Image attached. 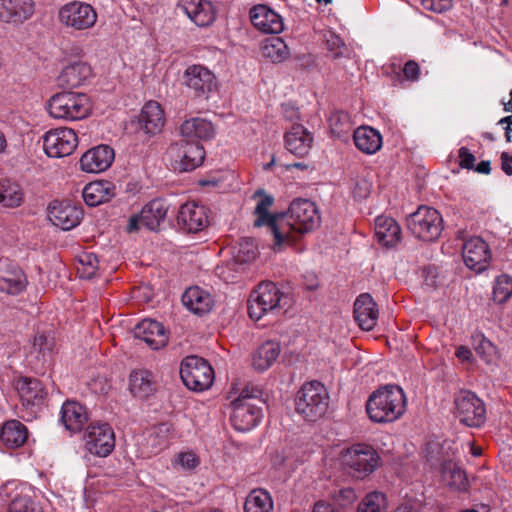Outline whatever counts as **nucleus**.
<instances>
[{"label": "nucleus", "mask_w": 512, "mask_h": 512, "mask_svg": "<svg viewBox=\"0 0 512 512\" xmlns=\"http://www.w3.org/2000/svg\"><path fill=\"white\" fill-rule=\"evenodd\" d=\"M78 145V137L71 128H56L45 133L43 148L52 158H62L73 153Z\"/></svg>", "instance_id": "13"}, {"label": "nucleus", "mask_w": 512, "mask_h": 512, "mask_svg": "<svg viewBox=\"0 0 512 512\" xmlns=\"http://www.w3.org/2000/svg\"><path fill=\"white\" fill-rule=\"evenodd\" d=\"M285 296L275 283L265 281L253 290L248 299V314L251 319L260 320L264 315L286 305Z\"/></svg>", "instance_id": "7"}, {"label": "nucleus", "mask_w": 512, "mask_h": 512, "mask_svg": "<svg viewBox=\"0 0 512 512\" xmlns=\"http://www.w3.org/2000/svg\"><path fill=\"white\" fill-rule=\"evenodd\" d=\"M459 165L463 169L471 170L475 166L476 158L466 147H461L458 150Z\"/></svg>", "instance_id": "54"}, {"label": "nucleus", "mask_w": 512, "mask_h": 512, "mask_svg": "<svg viewBox=\"0 0 512 512\" xmlns=\"http://www.w3.org/2000/svg\"><path fill=\"white\" fill-rule=\"evenodd\" d=\"M336 499L341 506H348L354 502L356 499V494L352 488L347 487L338 491Z\"/></svg>", "instance_id": "55"}, {"label": "nucleus", "mask_w": 512, "mask_h": 512, "mask_svg": "<svg viewBox=\"0 0 512 512\" xmlns=\"http://www.w3.org/2000/svg\"><path fill=\"white\" fill-rule=\"evenodd\" d=\"M263 392L254 385H246L240 394L231 400L233 412L231 423L238 431H249L254 428L262 416L264 404Z\"/></svg>", "instance_id": "2"}, {"label": "nucleus", "mask_w": 512, "mask_h": 512, "mask_svg": "<svg viewBox=\"0 0 512 512\" xmlns=\"http://www.w3.org/2000/svg\"><path fill=\"white\" fill-rule=\"evenodd\" d=\"M473 169L481 174H489L491 171L490 161H481L476 167L474 166Z\"/></svg>", "instance_id": "63"}, {"label": "nucleus", "mask_w": 512, "mask_h": 512, "mask_svg": "<svg viewBox=\"0 0 512 512\" xmlns=\"http://www.w3.org/2000/svg\"><path fill=\"white\" fill-rule=\"evenodd\" d=\"M388 508L386 495L379 491L368 493L359 503L357 512H386Z\"/></svg>", "instance_id": "45"}, {"label": "nucleus", "mask_w": 512, "mask_h": 512, "mask_svg": "<svg viewBox=\"0 0 512 512\" xmlns=\"http://www.w3.org/2000/svg\"><path fill=\"white\" fill-rule=\"evenodd\" d=\"M140 123L147 134L159 133L165 123L161 105L156 101L147 102L141 110Z\"/></svg>", "instance_id": "31"}, {"label": "nucleus", "mask_w": 512, "mask_h": 512, "mask_svg": "<svg viewBox=\"0 0 512 512\" xmlns=\"http://www.w3.org/2000/svg\"><path fill=\"white\" fill-rule=\"evenodd\" d=\"M177 223L187 233L200 232L209 225L208 210L196 202H187L178 211Z\"/></svg>", "instance_id": "16"}, {"label": "nucleus", "mask_w": 512, "mask_h": 512, "mask_svg": "<svg viewBox=\"0 0 512 512\" xmlns=\"http://www.w3.org/2000/svg\"><path fill=\"white\" fill-rule=\"evenodd\" d=\"M284 139L287 150L298 157L306 156L313 142L312 134L300 124L293 125Z\"/></svg>", "instance_id": "27"}, {"label": "nucleus", "mask_w": 512, "mask_h": 512, "mask_svg": "<svg viewBox=\"0 0 512 512\" xmlns=\"http://www.w3.org/2000/svg\"><path fill=\"white\" fill-rule=\"evenodd\" d=\"M54 345V338L44 333L35 335L33 340V350L41 354L44 358V361H46V356H50Z\"/></svg>", "instance_id": "50"}, {"label": "nucleus", "mask_w": 512, "mask_h": 512, "mask_svg": "<svg viewBox=\"0 0 512 512\" xmlns=\"http://www.w3.org/2000/svg\"><path fill=\"white\" fill-rule=\"evenodd\" d=\"M375 236L383 246L392 247L401 238V228L393 218L379 216L375 221Z\"/></svg>", "instance_id": "30"}, {"label": "nucleus", "mask_w": 512, "mask_h": 512, "mask_svg": "<svg viewBox=\"0 0 512 512\" xmlns=\"http://www.w3.org/2000/svg\"><path fill=\"white\" fill-rule=\"evenodd\" d=\"M28 438L26 426L18 420H9L4 423L1 430V440L11 448L22 446Z\"/></svg>", "instance_id": "38"}, {"label": "nucleus", "mask_w": 512, "mask_h": 512, "mask_svg": "<svg viewBox=\"0 0 512 512\" xmlns=\"http://www.w3.org/2000/svg\"><path fill=\"white\" fill-rule=\"evenodd\" d=\"M512 295V277L503 274L497 277L494 288L493 298L498 303H503Z\"/></svg>", "instance_id": "47"}, {"label": "nucleus", "mask_w": 512, "mask_h": 512, "mask_svg": "<svg viewBox=\"0 0 512 512\" xmlns=\"http://www.w3.org/2000/svg\"><path fill=\"white\" fill-rule=\"evenodd\" d=\"M60 22L75 30L89 29L97 21V13L94 8L85 2L72 1L59 10Z\"/></svg>", "instance_id": "12"}, {"label": "nucleus", "mask_w": 512, "mask_h": 512, "mask_svg": "<svg viewBox=\"0 0 512 512\" xmlns=\"http://www.w3.org/2000/svg\"><path fill=\"white\" fill-rule=\"evenodd\" d=\"M26 283L24 272L17 267L0 271V291L2 292L17 295L25 289Z\"/></svg>", "instance_id": "39"}, {"label": "nucleus", "mask_w": 512, "mask_h": 512, "mask_svg": "<svg viewBox=\"0 0 512 512\" xmlns=\"http://www.w3.org/2000/svg\"><path fill=\"white\" fill-rule=\"evenodd\" d=\"M23 198V191L17 183L7 179L0 181V204L6 207H18Z\"/></svg>", "instance_id": "44"}, {"label": "nucleus", "mask_w": 512, "mask_h": 512, "mask_svg": "<svg viewBox=\"0 0 512 512\" xmlns=\"http://www.w3.org/2000/svg\"><path fill=\"white\" fill-rule=\"evenodd\" d=\"M178 458L180 464L188 469H193L199 464L198 457L192 452L181 453Z\"/></svg>", "instance_id": "57"}, {"label": "nucleus", "mask_w": 512, "mask_h": 512, "mask_svg": "<svg viewBox=\"0 0 512 512\" xmlns=\"http://www.w3.org/2000/svg\"><path fill=\"white\" fill-rule=\"evenodd\" d=\"M406 398L401 387L386 385L374 391L366 403L369 418L375 423H388L405 412Z\"/></svg>", "instance_id": "1"}, {"label": "nucleus", "mask_w": 512, "mask_h": 512, "mask_svg": "<svg viewBox=\"0 0 512 512\" xmlns=\"http://www.w3.org/2000/svg\"><path fill=\"white\" fill-rule=\"evenodd\" d=\"M313 512H339L334 506L325 502L318 501L314 504Z\"/></svg>", "instance_id": "60"}, {"label": "nucleus", "mask_w": 512, "mask_h": 512, "mask_svg": "<svg viewBox=\"0 0 512 512\" xmlns=\"http://www.w3.org/2000/svg\"><path fill=\"white\" fill-rule=\"evenodd\" d=\"M263 57L270 59L273 63L284 61L289 56V49L280 37L266 39L261 46Z\"/></svg>", "instance_id": "41"}, {"label": "nucleus", "mask_w": 512, "mask_h": 512, "mask_svg": "<svg viewBox=\"0 0 512 512\" xmlns=\"http://www.w3.org/2000/svg\"><path fill=\"white\" fill-rule=\"evenodd\" d=\"M82 216V209L69 202L53 203L49 206L50 220L62 230H70L76 227Z\"/></svg>", "instance_id": "22"}, {"label": "nucleus", "mask_w": 512, "mask_h": 512, "mask_svg": "<svg viewBox=\"0 0 512 512\" xmlns=\"http://www.w3.org/2000/svg\"><path fill=\"white\" fill-rule=\"evenodd\" d=\"M171 153L179 161L180 171H192L200 166L205 158L204 147L198 141L183 138L170 146Z\"/></svg>", "instance_id": "15"}, {"label": "nucleus", "mask_w": 512, "mask_h": 512, "mask_svg": "<svg viewBox=\"0 0 512 512\" xmlns=\"http://www.w3.org/2000/svg\"><path fill=\"white\" fill-rule=\"evenodd\" d=\"M253 197H260L254 211V214L256 215L254 226H267L274 238L273 249L275 251L281 250L283 247V237L287 230V227H281V220L285 219V215L269 213V209L273 205L274 199L263 190H257Z\"/></svg>", "instance_id": "9"}, {"label": "nucleus", "mask_w": 512, "mask_h": 512, "mask_svg": "<svg viewBox=\"0 0 512 512\" xmlns=\"http://www.w3.org/2000/svg\"><path fill=\"white\" fill-rule=\"evenodd\" d=\"M180 133L190 141L209 140L214 137L215 130L210 121L196 117L184 121L180 126Z\"/></svg>", "instance_id": "32"}, {"label": "nucleus", "mask_w": 512, "mask_h": 512, "mask_svg": "<svg viewBox=\"0 0 512 512\" xmlns=\"http://www.w3.org/2000/svg\"><path fill=\"white\" fill-rule=\"evenodd\" d=\"M47 109L55 119L74 121L88 117L92 104L85 93L64 91L56 93L48 100Z\"/></svg>", "instance_id": "4"}, {"label": "nucleus", "mask_w": 512, "mask_h": 512, "mask_svg": "<svg viewBox=\"0 0 512 512\" xmlns=\"http://www.w3.org/2000/svg\"><path fill=\"white\" fill-rule=\"evenodd\" d=\"M454 404L456 417L466 426L480 427L485 422L484 403L471 391H460L455 396Z\"/></svg>", "instance_id": "11"}, {"label": "nucleus", "mask_w": 512, "mask_h": 512, "mask_svg": "<svg viewBox=\"0 0 512 512\" xmlns=\"http://www.w3.org/2000/svg\"><path fill=\"white\" fill-rule=\"evenodd\" d=\"M86 449L99 457L108 456L115 447V435L108 423H91L84 434Z\"/></svg>", "instance_id": "14"}, {"label": "nucleus", "mask_w": 512, "mask_h": 512, "mask_svg": "<svg viewBox=\"0 0 512 512\" xmlns=\"http://www.w3.org/2000/svg\"><path fill=\"white\" fill-rule=\"evenodd\" d=\"M354 318L363 330H372L378 320L377 304L370 294L363 293L354 303Z\"/></svg>", "instance_id": "25"}, {"label": "nucleus", "mask_w": 512, "mask_h": 512, "mask_svg": "<svg viewBox=\"0 0 512 512\" xmlns=\"http://www.w3.org/2000/svg\"><path fill=\"white\" fill-rule=\"evenodd\" d=\"M177 10L187 15L199 27L211 25L216 17L213 4L207 0H180Z\"/></svg>", "instance_id": "19"}, {"label": "nucleus", "mask_w": 512, "mask_h": 512, "mask_svg": "<svg viewBox=\"0 0 512 512\" xmlns=\"http://www.w3.org/2000/svg\"><path fill=\"white\" fill-rule=\"evenodd\" d=\"M114 160V151L108 145H99L89 149L80 159L83 171L99 173L108 169Z\"/></svg>", "instance_id": "21"}, {"label": "nucleus", "mask_w": 512, "mask_h": 512, "mask_svg": "<svg viewBox=\"0 0 512 512\" xmlns=\"http://www.w3.org/2000/svg\"><path fill=\"white\" fill-rule=\"evenodd\" d=\"M135 338L143 340L152 349H160L168 342V335L161 322L144 319L134 327Z\"/></svg>", "instance_id": "20"}, {"label": "nucleus", "mask_w": 512, "mask_h": 512, "mask_svg": "<svg viewBox=\"0 0 512 512\" xmlns=\"http://www.w3.org/2000/svg\"><path fill=\"white\" fill-rule=\"evenodd\" d=\"M32 0H0V20L5 23H22L33 14Z\"/></svg>", "instance_id": "26"}, {"label": "nucleus", "mask_w": 512, "mask_h": 512, "mask_svg": "<svg viewBox=\"0 0 512 512\" xmlns=\"http://www.w3.org/2000/svg\"><path fill=\"white\" fill-rule=\"evenodd\" d=\"M141 226H143V225H142V219H140V214L134 215V216L130 217V219H129L127 231L128 232L137 231L140 229Z\"/></svg>", "instance_id": "61"}, {"label": "nucleus", "mask_w": 512, "mask_h": 512, "mask_svg": "<svg viewBox=\"0 0 512 512\" xmlns=\"http://www.w3.org/2000/svg\"><path fill=\"white\" fill-rule=\"evenodd\" d=\"M320 217L316 206L307 199H296L289 207L285 219L281 220V227H287L283 237V246L294 245L299 235L313 230L319 224Z\"/></svg>", "instance_id": "3"}, {"label": "nucleus", "mask_w": 512, "mask_h": 512, "mask_svg": "<svg viewBox=\"0 0 512 512\" xmlns=\"http://www.w3.org/2000/svg\"><path fill=\"white\" fill-rule=\"evenodd\" d=\"M258 250L252 240H243L239 244V250L235 256L237 262L248 263L256 259Z\"/></svg>", "instance_id": "51"}, {"label": "nucleus", "mask_w": 512, "mask_h": 512, "mask_svg": "<svg viewBox=\"0 0 512 512\" xmlns=\"http://www.w3.org/2000/svg\"><path fill=\"white\" fill-rule=\"evenodd\" d=\"M114 186L109 181H93L87 184L82 196L88 206H97L109 201L114 196Z\"/></svg>", "instance_id": "33"}, {"label": "nucleus", "mask_w": 512, "mask_h": 512, "mask_svg": "<svg viewBox=\"0 0 512 512\" xmlns=\"http://www.w3.org/2000/svg\"><path fill=\"white\" fill-rule=\"evenodd\" d=\"M253 26L263 33L278 34L283 31L282 18L266 5H256L250 10Z\"/></svg>", "instance_id": "23"}, {"label": "nucleus", "mask_w": 512, "mask_h": 512, "mask_svg": "<svg viewBox=\"0 0 512 512\" xmlns=\"http://www.w3.org/2000/svg\"><path fill=\"white\" fill-rule=\"evenodd\" d=\"M180 376L188 389L204 391L214 381V370L205 359L191 355L182 361Z\"/></svg>", "instance_id": "10"}, {"label": "nucleus", "mask_w": 512, "mask_h": 512, "mask_svg": "<svg viewBox=\"0 0 512 512\" xmlns=\"http://www.w3.org/2000/svg\"><path fill=\"white\" fill-rule=\"evenodd\" d=\"M422 5L427 10L442 13L452 7V0H422Z\"/></svg>", "instance_id": "53"}, {"label": "nucleus", "mask_w": 512, "mask_h": 512, "mask_svg": "<svg viewBox=\"0 0 512 512\" xmlns=\"http://www.w3.org/2000/svg\"><path fill=\"white\" fill-rule=\"evenodd\" d=\"M419 71H420V68H419L418 63L413 60H409L408 62H406V64L404 65V68H403V73H404L406 79L411 80V81H415L418 79Z\"/></svg>", "instance_id": "56"}, {"label": "nucleus", "mask_w": 512, "mask_h": 512, "mask_svg": "<svg viewBox=\"0 0 512 512\" xmlns=\"http://www.w3.org/2000/svg\"><path fill=\"white\" fill-rule=\"evenodd\" d=\"M501 168L503 170V172L508 175V176H511L512 175V156H509V154L507 152H503L501 154Z\"/></svg>", "instance_id": "59"}, {"label": "nucleus", "mask_w": 512, "mask_h": 512, "mask_svg": "<svg viewBox=\"0 0 512 512\" xmlns=\"http://www.w3.org/2000/svg\"><path fill=\"white\" fill-rule=\"evenodd\" d=\"M281 352L280 344L266 341L253 354L252 365L257 371H265L277 360Z\"/></svg>", "instance_id": "37"}, {"label": "nucleus", "mask_w": 512, "mask_h": 512, "mask_svg": "<svg viewBox=\"0 0 512 512\" xmlns=\"http://www.w3.org/2000/svg\"><path fill=\"white\" fill-rule=\"evenodd\" d=\"M462 256L468 268L482 272L488 266L491 253L488 244L483 239L473 237L464 242Z\"/></svg>", "instance_id": "18"}, {"label": "nucleus", "mask_w": 512, "mask_h": 512, "mask_svg": "<svg viewBox=\"0 0 512 512\" xmlns=\"http://www.w3.org/2000/svg\"><path fill=\"white\" fill-rule=\"evenodd\" d=\"M92 76V69L86 62L76 61L65 66L57 78L62 89H75L84 85Z\"/></svg>", "instance_id": "24"}, {"label": "nucleus", "mask_w": 512, "mask_h": 512, "mask_svg": "<svg viewBox=\"0 0 512 512\" xmlns=\"http://www.w3.org/2000/svg\"><path fill=\"white\" fill-rule=\"evenodd\" d=\"M78 274L81 278L91 279L98 270V258L93 253H83L79 256Z\"/></svg>", "instance_id": "46"}, {"label": "nucleus", "mask_w": 512, "mask_h": 512, "mask_svg": "<svg viewBox=\"0 0 512 512\" xmlns=\"http://www.w3.org/2000/svg\"><path fill=\"white\" fill-rule=\"evenodd\" d=\"M61 421L67 430L80 432L88 421L86 408L76 401L67 400L61 408Z\"/></svg>", "instance_id": "28"}, {"label": "nucleus", "mask_w": 512, "mask_h": 512, "mask_svg": "<svg viewBox=\"0 0 512 512\" xmlns=\"http://www.w3.org/2000/svg\"><path fill=\"white\" fill-rule=\"evenodd\" d=\"M129 390L139 399H147L155 391L153 375L148 370H136L130 374Z\"/></svg>", "instance_id": "36"}, {"label": "nucleus", "mask_w": 512, "mask_h": 512, "mask_svg": "<svg viewBox=\"0 0 512 512\" xmlns=\"http://www.w3.org/2000/svg\"><path fill=\"white\" fill-rule=\"evenodd\" d=\"M441 475L450 487L465 490L467 477L465 472L452 460H446L441 464Z\"/></svg>", "instance_id": "42"}, {"label": "nucleus", "mask_w": 512, "mask_h": 512, "mask_svg": "<svg viewBox=\"0 0 512 512\" xmlns=\"http://www.w3.org/2000/svg\"><path fill=\"white\" fill-rule=\"evenodd\" d=\"M369 194V187L366 181L357 182L354 189L353 195L356 199H364Z\"/></svg>", "instance_id": "58"}, {"label": "nucleus", "mask_w": 512, "mask_h": 512, "mask_svg": "<svg viewBox=\"0 0 512 512\" xmlns=\"http://www.w3.org/2000/svg\"><path fill=\"white\" fill-rule=\"evenodd\" d=\"M182 302L184 306L197 315L210 312L214 306L211 294L197 286L190 287L184 292Z\"/></svg>", "instance_id": "29"}, {"label": "nucleus", "mask_w": 512, "mask_h": 512, "mask_svg": "<svg viewBox=\"0 0 512 512\" xmlns=\"http://www.w3.org/2000/svg\"><path fill=\"white\" fill-rule=\"evenodd\" d=\"M184 83L196 97H207L217 88L214 73L202 65L189 66L184 73Z\"/></svg>", "instance_id": "17"}, {"label": "nucleus", "mask_w": 512, "mask_h": 512, "mask_svg": "<svg viewBox=\"0 0 512 512\" xmlns=\"http://www.w3.org/2000/svg\"><path fill=\"white\" fill-rule=\"evenodd\" d=\"M167 212L168 206L164 200H152L140 212L142 225L151 231H156L160 223L164 221Z\"/></svg>", "instance_id": "34"}, {"label": "nucleus", "mask_w": 512, "mask_h": 512, "mask_svg": "<svg viewBox=\"0 0 512 512\" xmlns=\"http://www.w3.org/2000/svg\"><path fill=\"white\" fill-rule=\"evenodd\" d=\"M407 227L416 238L431 242L441 235L443 219L436 209L423 205L408 216Z\"/></svg>", "instance_id": "8"}, {"label": "nucleus", "mask_w": 512, "mask_h": 512, "mask_svg": "<svg viewBox=\"0 0 512 512\" xmlns=\"http://www.w3.org/2000/svg\"><path fill=\"white\" fill-rule=\"evenodd\" d=\"M8 512H43V510L30 497L17 496L9 504Z\"/></svg>", "instance_id": "49"}, {"label": "nucleus", "mask_w": 512, "mask_h": 512, "mask_svg": "<svg viewBox=\"0 0 512 512\" xmlns=\"http://www.w3.org/2000/svg\"><path fill=\"white\" fill-rule=\"evenodd\" d=\"M456 356L463 360V361H468L471 359L472 357V352L469 348L467 347H464V346H460L457 350H456Z\"/></svg>", "instance_id": "62"}, {"label": "nucleus", "mask_w": 512, "mask_h": 512, "mask_svg": "<svg viewBox=\"0 0 512 512\" xmlns=\"http://www.w3.org/2000/svg\"><path fill=\"white\" fill-rule=\"evenodd\" d=\"M273 501L270 494L263 489L252 490L244 504L245 512H271Z\"/></svg>", "instance_id": "43"}, {"label": "nucleus", "mask_w": 512, "mask_h": 512, "mask_svg": "<svg viewBox=\"0 0 512 512\" xmlns=\"http://www.w3.org/2000/svg\"><path fill=\"white\" fill-rule=\"evenodd\" d=\"M17 391L23 402L27 404H40L44 398V390L41 382L35 378H22L17 381Z\"/></svg>", "instance_id": "40"}, {"label": "nucleus", "mask_w": 512, "mask_h": 512, "mask_svg": "<svg viewBox=\"0 0 512 512\" xmlns=\"http://www.w3.org/2000/svg\"><path fill=\"white\" fill-rule=\"evenodd\" d=\"M344 470L354 479L364 480L379 467L381 458L377 451L367 444H354L341 454Z\"/></svg>", "instance_id": "5"}, {"label": "nucleus", "mask_w": 512, "mask_h": 512, "mask_svg": "<svg viewBox=\"0 0 512 512\" xmlns=\"http://www.w3.org/2000/svg\"><path fill=\"white\" fill-rule=\"evenodd\" d=\"M329 126L333 134L341 137L350 130V117L344 111H334L329 117Z\"/></svg>", "instance_id": "48"}, {"label": "nucleus", "mask_w": 512, "mask_h": 512, "mask_svg": "<svg viewBox=\"0 0 512 512\" xmlns=\"http://www.w3.org/2000/svg\"><path fill=\"white\" fill-rule=\"evenodd\" d=\"M356 147L366 154L376 153L382 146V137L380 133L368 126L358 127L353 134Z\"/></svg>", "instance_id": "35"}, {"label": "nucleus", "mask_w": 512, "mask_h": 512, "mask_svg": "<svg viewBox=\"0 0 512 512\" xmlns=\"http://www.w3.org/2000/svg\"><path fill=\"white\" fill-rule=\"evenodd\" d=\"M329 396L326 388L318 381L305 383L297 392L295 408L307 421L314 422L327 411Z\"/></svg>", "instance_id": "6"}, {"label": "nucleus", "mask_w": 512, "mask_h": 512, "mask_svg": "<svg viewBox=\"0 0 512 512\" xmlns=\"http://www.w3.org/2000/svg\"><path fill=\"white\" fill-rule=\"evenodd\" d=\"M327 49L333 54V58H339L343 55V50L346 49L343 40L336 34L329 32L326 36Z\"/></svg>", "instance_id": "52"}, {"label": "nucleus", "mask_w": 512, "mask_h": 512, "mask_svg": "<svg viewBox=\"0 0 512 512\" xmlns=\"http://www.w3.org/2000/svg\"><path fill=\"white\" fill-rule=\"evenodd\" d=\"M394 512H418V510L409 503H403L400 506H398Z\"/></svg>", "instance_id": "64"}]
</instances>
